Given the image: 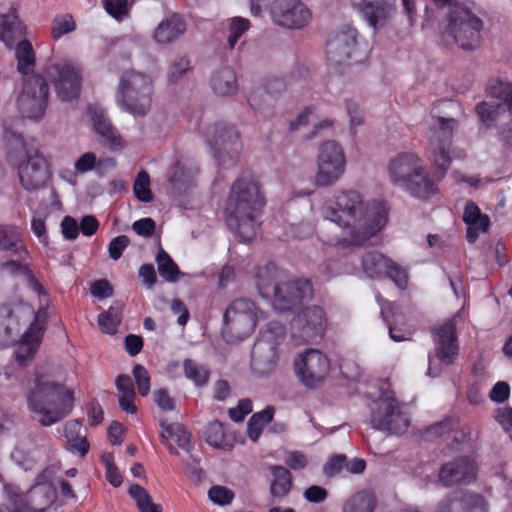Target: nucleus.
<instances>
[{
	"mask_svg": "<svg viewBox=\"0 0 512 512\" xmlns=\"http://www.w3.org/2000/svg\"><path fill=\"white\" fill-rule=\"evenodd\" d=\"M320 214L341 230L327 239L329 244L362 245L384 227L388 211L382 202L366 201L355 190H341L323 203Z\"/></svg>",
	"mask_w": 512,
	"mask_h": 512,
	"instance_id": "obj_1",
	"label": "nucleus"
},
{
	"mask_svg": "<svg viewBox=\"0 0 512 512\" xmlns=\"http://www.w3.org/2000/svg\"><path fill=\"white\" fill-rule=\"evenodd\" d=\"M24 396L31 417L49 427L67 417L74 407V391L51 375L36 372L27 380Z\"/></svg>",
	"mask_w": 512,
	"mask_h": 512,
	"instance_id": "obj_2",
	"label": "nucleus"
},
{
	"mask_svg": "<svg viewBox=\"0 0 512 512\" xmlns=\"http://www.w3.org/2000/svg\"><path fill=\"white\" fill-rule=\"evenodd\" d=\"M261 186L252 176H241L231 186L225 213L228 226L243 242L253 240L265 206Z\"/></svg>",
	"mask_w": 512,
	"mask_h": 512,
	"instance_id": "obj_3",
	"label": "nucleus"
},
{
	"mask_svg": "<svg viewBox=\"0 0 512 512\" xmlns=\"http://www.w3.org/2000/svg\"><path fill=\"white\" fill-rule=\"evenodd\" d=\"M487 92L498 102L496 104L481 102L476 106V113L488 128L497 127L503 143L512 147V84L493 81Z\"/></svg>",
	"mask_w": 512,
	"mask_h": 512,
	"instance_id": "obj_4",
	"label": "nucleus"
},
{
	"mask_svg": "<svg viewBox=\"0 0 512 512\" xmlns=\"http://www.w3.org/2000/svg\"><path fill=\"white\" fill-rule=\"evenodd\" d=\"M153 90V80L149 75L126 70L120 76L116 101L124 111L143 116L150 109Z\"/></svg>",
	"mask_w": 512,
	"mask_h": 512,
	"instance_id": "obj_5",
	"label": "nucleus"
},
{
	"mask_svg": "<svg viewBox=\"0 0 512 512\" xmlns=\"http://www.w3.org/2000/svg\"><path fill=\"white\" fill-rule=\"evenodd\" d=\"M258 288L262 294L273 292V305L280 311H289L303 300L313 296L312 284L307 279H281L279 276L266 279L263 272L257 275Z\"/></svg>",
	"mask_w": 512,
	"mask_h": 512,
	"instance_id": "obj_6",
	"label": "nucleus"
},
{
	"mask_svg": "<svg viewBox=\"0 0 512 512\" xmlns=\"http://www.w3.org/2000/svg\"><path fill=\"white\" fill-rule=\"evenodd\" d=\"M457 121L453 118L438 117L429 131V158L436 169V178L441 180L448 171L452 158H463L465 152L460 149L450 150L453 131Z\"/></svg>",
	"mask_w": 512,
	"mask_h": 512,
	"instance_id": "obj_7",
	"label": "nucleus"
},
{
	"mask_svg": "<svg viewBox=\"0 0 512 512\" xmlns=\"http://www.w3.org/2000/svg\"><path fill=\"white\" fill-rule=\"evenodd\" d=\"M483 27L482 19L467 6L456 4L451 7L447 34L462 50L473 51L480 47Z\"/></svg>",
	"mask_w": 512,
	"mask_h": 512,
	"instance_id": "obj_8",
	"label": "nucleus"
},
{
	"mask_svg": "<svg viewBox=\"0 0 512 512\" xmlns=\"http://www.w3.org/2000/svg\"><path fill=\"white\" fill-rule=\"evenodd\" d=\"M15 148L25 151V156L18 163V177L20 184L27 191L43 188L51 177V170L47 159L37 149H28L20 134L11 135Z\"/></svg>",
	"mask_w": 512,
	"mask_h": 512,
	"instance_id": "obj_9",
	"label": "nucleus"
},
{
	"mask_svg": "<svg viewBox=\"0 0 512 512\" xmlns=\"http://www.w3.org/2000/svg\"><path fill=\"white\" fill-rule=\"evenodd\" d=\"M257 320L255 303L247 298L236 299L224 313L222 336L229 343L241 341L253 333Z\"/></svg>",
	"mask_w": 512,
	"mask_h": 512,
	"instance_id": "obj_10",
	"label": "nucleus"
},
{
	"mask_svg": "<svg viewBox=\"0 0 512 512\" xmlns=\"http://www.w3.org/2000/svg\"><path fill=\"white\" fill-rule=\"evenodd\" d=\"M374 405L370 418L372 428L396 435L406 432L410 419L393 393L383 395Z\"/></svg>",
	"mask_w": 512,
	"mask_h": 512,
	"instance_id": "obj_11",
	"label": "nucleus"
},
{
	"mask_svg": "<svg viewBox=\"0 0 512 512\" xmlns=\"http://www.w3.org/2000/svg\"><path fill=\"white\" fill-rule=\"evenodd\" d=\"M346 157L342 147L333 140L319 146L315 185L328 187L335 184L344 174Z\"/></svg>",
	"mask_w": 512,
	"mask_h": 512,
	"instance_id": "obj_12",
	"label": "nucleus"
},
{
	"mask_svg": "<svg viewBox=\"0 0 512 512\" xmlns=\"http://www.w3.org/2000/svg\"><path fill=\"white\" fill-rule=\"evenodd\" d=\"M294 372L299 382L309 389L323 384L330 371L329 359L318 349H306L298 353L293 361Z\"/></svg>",
	"mask_w": 512,
	"mask_h": 512,
	"instance_id": "obj_13",
	"label": "nucleus"
},
{
	"mask_svg": "<svg viewBox=\"0 0 512 512\" xmlns=\"http://www.w3.org/2000/svg\"><path fill=\"white\" fill-rule=\"evenodd\" d=\"M327 327L324 309L317 305L302 309L291 322V336L297 345L314 343L322 338Z\"/></svg>",
	"mask_w": 512,
	"mask_h": 512,
	"instance_id": "obj_14",
	"label": "nucleus"
},
{
	"mask_svg": "<svg viewBox=\"0 0 512 512\" xmlns=\"http://www.w3.org/2000/svg\"><path fill=\"white\" fill-rule=\"evenodd\" d=\"M326 55L328 61L335 65L359 63L366 57L365 50L360 48L357 41V31L350 27L330 38L326 46Z\"/></svg>",
	"mask_w": 512,
	"mask_h": 512,
	"instance_id": "obj_15",
	"label": "nucleus"
},
{
	"mask_svg": "<svg viewBox=\"0 0 512 512\" xmlns=\"http://www.w3.org/2000/svg\"><path fill=\"white\" fill-rule=\"evenodd\" d=\"M46 76L61 101L70 102L78 98L82 83L78 66L67 61L57 62L46 69Z\"/></svg>",
	"mask_w": 512,
	"mask_h": 512,
	"instance_id": "obj_16",
	"label": "nucleus"
},
{
	"mask_svg": "<svg viewBox=\"0 0 512 512\" xmlns=\"http://www.w3.org/2000/svg\"><path fill=\"white\" fill-rule=\"evenodd\" d=\"M49 87L40 75H32L24 81L18 97L19 111L24 117L38 119L44 115L48 102Z\"/></svg>",
	"mask_w": 512,
	"mask_h": 512,
	"instance_id": "obj_17",
	"label": "nucleus"
},
{
	"mask_svg": "<svg viewBox=\"0 0 512 512\" xmlns=\"http://www.w3.org/2000/svg\"><path fill=\"white\" fill-rule=\"evenodd\" d=\"M268 334L258 339L252 350L251 367L261 376L271 373L277 361V351L274 341L284 335V327L277 322L269 323Z\"/></svg>",
	"mask_w": 512,
	"mask_h": 512,
	"instance_id": "obj_18",
	"label": "nucleus"
},
{
	"mask_svg": "<svg viewBox=\"0 0 512 512\" xmlns=\"http://www.w3.org/2000/svg\"><path fill=\"white\" fill-rule=\"evenodd\" d=\"M206 143L213 150L215 157L221 159L224 154L231 158L241 149L240 136L236 128L226 122L209 125L204 131Z\"/></svg>",
	"mask_w": 512,
	"mask_h": 512,
	"instance_id": "obj_19",
	"label": "nucleus"
},
{
	"mask_svg": "<svg viewBox=\"0 0 512 512\" xmlns=\"http://www.w3.org/2000/svg\"><path fill=\"white\" fill-rule=\"evenodd\" d=\"M33 310L24 304L0 306V349L12 344L19 335L21 326L33 316Z\"/></svg>",
	"mask_w": 512,
	"mask_h": 512,
	"instance_id": "obj_20",
	"label": "nucleus"
},
{
	"mask_svg": "<svg viewBox=\"0 0 512 512\" xmlns=\"http://www.w3.org/2000/svg\"><path fill=\"white\" fill-rule=\"evenodd\" d=\"M274 22L289 29H300L311 20V13L300 0H274L271 5Z\"/></svg>",
	"mask_w": 512,
	"mask_h": 512,
	"instance_id": "obj_21",
	"label": "nucleus"
},
{
	"mask_svg": "<svg viewBox=\"0 0 512 512\" xmlns=\"http://www.w3.org/2000/svg\"><path fill=\"white\" fill-rule=\"evenodd\" d=\"M364 272L370 278L389 277L400 289H405L408 276L405 269L378 252H369L362 259Z\"/></svg>",
	"mask_w": 512,
	"mask_h": 512,
	"instance_id": "obj_22",
	"label": "nucleus"
},
{
	"mask_svg": "<svg viewBox=\"0 0 512 512\" xmlns=\"http://www.w3.org/2000/svg\"><path fill=\"white\" fill-rule=\"evenodd\" d=\"M433 340L437 358L447 365L452 364L459 351L456 317H452L436 327L433 330Z\"/></svg>",
	"mask_w": 512,
	"mask_h": 512,
	"instance_id": "obj_23",
	"label": "nucleus"
},
{
	"mask_svg": "<svg viewBox=\"0 0 512 512\" xmlns=\"http://www.w3.org/2000/svg\"><path fill=\"white\" fill-rule=\"evenodd\" d=\"M422 161L411 151L400 152L392 157L388 164L390 181L401 188L414 176L421 173Z\"/></svg>",
	"mask_w": 512,
	"mask_h": 512,
	"instance_id": "obj_24",
	"label": "nucleus"
},
{
	"mask_svg": "<svg viewBox=\"0 0 512 512\" xmlns=\"http://www.w3.org/2000/svg\"><path fill=\"white\" fill-rule=\"evenodd\" d=\"M350 3L374 29L384 27L395 13V6L388 0H350Z\"/></svg>",
	"mask_w": 512,
	"mask_h": 512,
	"instance_id": "obj_25",
	"label": "nucleus"
},
{
	"mask_svg": "<svg viewBox=\"0 0 512 512\" xmlns=\"http://www.w3.org/2000/svg\"><path fill=\"white\" fill-rule=\"evenodd\" d=\"M475 477V463L467 457L458 458L446 463L439 472V479L445 486L469 483Z\"/></svg>",
	"mask_w": 512,
	"mask_h": 512,
	"instance_id": "obj_26",
	"label": "nucleus"
},
{
	"mask_svg": "<svg viewBox=\"0 0 512 512\" xmlns=\"http://www.w3.org/2000/svg\"><path fill=\"white\" fill-rule=\"evenodd\" d=\"M88 114L92 121L93 129L100 141L110 149H122L124 142L118 130L113 126L105 112L97 107H89Z\"/></svg>",
	"mask_w": 512,
	"mask_h": 512,
	"instance_id": "obj_27",
	"label": "nucleus"
},
{
	"mask_svg": "<svg viewBox=\"0 0 512 512\" xmlns=\"http://www.w3.org/2000/svg\"><path fill=\"white\" fill-rule=\"evenodd\" d=\"M186 31V23L181 16L172 14L165 17L156 26L153 39L159 45H169L179 39Z\"/></svg>",
	"mask_w": 512,
	"mask_h": 512,
	"instance_id": "obj_28",
	"label": "nucleus"
},
{
	"mask_svg": "<svg viewBox=\"0 0 512 512\" xmlns=\"http://www.w3.org/2000/svg\"><path fill=\"white\" fill-rule=\"evenodd\" d=\"M43 325L35 319L23 334L16 351V360L20 365H26L39 348L43 335Z\"/></svg>",
	"mask_w": 512,
	"mask_h": 512,
	"instance_id": "obj_29",
	"label": "nucleus"
},
{
	"mask_svg": "<svg viewBox=\"0 0 512 512\" xmlns=\"http://www.w3.org/2000/svg\"><path fill=\"white\" fill-rule=\"evenodd\" d=\"M412 197L421 200H428L439 191L434 179L427 173L426 168L421 165V173L414 175L402 188Z\"/></svg>",
	"mask_w": 512,
	"mask_h": 512,
	"instance_id": "obj_30",
	"label": "nucleus"
},
{
	"mask_svg": "<svg viewBox=\"0 0 512 512\" xmlns=\"http://www.w3.org/2000/svg\"><path fill=\"white\" fill-rule=\"evenodd\" d=\"M213 92L221 97L233 96L238 91V82L233 68L223 66L215 70L210 78Z\"/></svg>",
	"mask_w": 512,
	"mask_h": 512,
	"instance_id": "obj_31",
	"label": "nucleus"
},
{
	"mask_svg": "<svg viewBox=\"0 0 512 512\" xmlns=\"http://www.w3.org/2000/svg\"><path fill=\"white\" fill-rule=\"evenodd\" d=\"M161 427L162 432L160 437L162 442L168 447L170 453L177 454V451L171 444L168 443L169 440H173L181 449L190 451L192 448L191 435L181 424L172 423L164 425L161 423Z\"/></svg>",
	"mask_w": 512,
	"mask_h": 512,
	"instance_id": "obj_32",
	"label": "nucleus"
},
{
	"mask_svg": "<svg viewBox=\"0 0 512 512\" xmlns=\"http://www.w3.org/2000/svg\"><path fill=\"white\" fill-rule=\"evenodd\" d=\"M0 250L22 255L26 250L22 244L21 231L13 225L0 226Z\"/></svg>",
	"mask_w": 512,
	"mask_h": 512,
	"instance_id": "obj_33",
	"label": "nucleus"
},
{
	"mask_svg": "<svg viewBox=\"0 0 512 512\" xmlns=\"http://www.w3.org/2000/svg\"><path fill=\"white\" fill-rule=\"evenodd\" d=\"M376 505L374 493L370 490H362L345 501L342 512H374Z\"/></svg>",
	"mask_w": 512,
	"mask_h": 512,
	"instance_id": "obj_34",
	"label": "nucleus"
},
{
	"mask_svg": "<svg viewBox=\"0 0 512 512\" xmlns=\"http://www.w3.org/2000/svg\"><path fill=\"white\" fill-rule=\"evenodd\" d=\"M22 33V24L14 11L0 16V40L7 46H11Z\"/></svg>",
	"mask_w": 512,
	"mask_h": 512,
	"instance_id": "obj_35",
	"label": "nucleus"
},
{
	"mask_svg": "<svg viewBox=\"0 0 512 512\" xmlns=\"http://www.w3.org/2000/svg\"><path fill=\"white\" fill-rule=\"evenodd\" d=\"M124 305L120 301H115L107 311L98 316V325L103 333L115 334L122 319Z\"/></svg>",
	"mask_w": 512,
	"mask_h": 512,
	"instance_id": "obj_36",
	"label": "nucleus"
},
{
	"mask_svg": "<svg viewBox=\"0 0 512 512\" xmlns=\"http://www.w3.org/2000/svg\"><path fill=\"white\" fill-rule=\"evenodd\" d=\"M0 269L10 274L22 275L27 285L39 296L47 297L42 285L35 278L33 273L24 265L17 261H7L0 264Z\"/></svg>",
	"mask_w": 512,
	"mask_h": 512,
	"instance_id": "obj_37",
	"label": "nucleus"
},
{
	"mask_svg": "<svg viewBox=\"0 0 512 512\" xmlns=\"http://www.w3.org/2000/svg\"><path fill=\"white\" fill-rule=\"evenodd\" d=\"M272 481L270 485L271 494L275 497H284L290 490L291 474L283 466H270Z\"/></svg>",
	"mask_w": 512,
	"mask_h": 512,
	"instance_id": "obj_38",
	"label": "nucleus"
},
{
	"mask_svg": "<svg viewBox=\"0 0 512 512\" xmlns=\"http://www.w3.org/2000/svg\"><path fill=\"white\" fill-rule=\"evenodd\" d=\"M17 70L23 75L33 72L35 67V55L32 45L27 40L20 41L15 49Z\"/></svg>",
	"mask_w": 512,
	"mask_h": 512,
	"instance_id": "obj_39",
	"label": "nucleus"
},
{
	"mask_svg": "<svg viewBox=\"0 0 512 512\" xmlns=\"http://www.w3.org/2000/svg\"><path fill=\"white\" fill-rule=\"evenodd\" d=\"M183 372L185 377L197 387L205 386L211 374L208 366L192 359H185L183 361Z\"/></svg>",
	"mask_w": 512,
	"mask_h": 512,
	"instance_id": "obj_40",
	"label": "nucleus"
},
{
	"mask_svg": "<svg viewBox=\"0 0 512 512\" xmlns=\"http://www.w3.org/2000/svg\"><path fill=\"white\" fill-rule=\"evenodd\" d=\"M376 300L380 305L381 315L383 316L384 320L387 321L390 338L395 342L408 340L411 336L410 330L402 327H397L396 320L390 321L386 317V311H392L395 307V304L382 299L379 293L376 294Z\"/></svg>",
	"mask_w": 512,
	"mask_h": 512,
	"instance_id": "obj_41",
	"label": "nucleus"
},
{
	"mask_svg": "<svg viewBox=\"0 0 512 512\" xmlns=\"http://www.w3.org/2000/svg\"><path fill=\"white\" fill-rule=\"evenodd\" d=\"M156 263L160 276L167 282H175L180 275V270L173 259L162 248L156 256Z\"/></svg>",
	"mask_w": 512,
	"mask_h": 512,
	"instance_id": "obj_42",
	"label": "nucleus"
},
{
	"mask_svg": "<svg viewBox=\"0 0 512 512\" xmlns=\"http://www.w3.org/2000/svg\"><path fill=\"white\" fill-rule=\"evenodd\" d=\"M128 492L141 512H162L161 506L153 503L151 496L142 486L131 485Z\"/></svg>",
	"mask_w": 512,
	"mask_h": 512,
	"instance_id": "obj_43",
	"label": "nucleus"
},
{
	"mask_svg": "<svg viewBox=\"0 0 512 512\" xmlns=\"http://www.w3.org/2000/svg\"><path fill=\"white\" fill-rule=\"evenodd\" d=\"M81 425L78 421H69L65 424V437L72 448L84 456L89 450V443L84 437L79 436Z\"/></svg>",
	"mask_w": 512,
	"mask_h": 512,
	"instance_id": "obj_44",
	"label": "nucleus"
},
{
	"mask_svg": "<svg viewBox=\"0 0 512 512\" xmlns=\"http://www.w3.org/2000/svg\"><path fill=\"white\" fill-rule=\"evenodd\" d=\"M461 512H487V503L479 494L458 491Z\"/></svg>",
	"mask_w": 512,
	"mask_h": 512,
	"instance_id": "obj_45",
	"label": "nucleus"
},
{
	"mask_svg": "<svg viewBox=\"0 0 512 512\" xmlns=\"http://www.w3.org/2000/svg\"><path fill=\"white\" fill-rule=\"evenodd\" d=\"M229 21L228 46L234 49L240 37L249 30V20L242 17H233Z\"/></svg>",
	"mask_w": 512,
	"mask_h": 512,
	"instance_id": "obj_46",
	"label": "nucleus"
},
{
	"mask_svg": "<svg viewBox=\"0 0 512 512\" xmlns=\"http://www.w3.org/2000/svg\"><path fill=\"white\" fill-rule=\"evenodd\" d=\"M133 192L141 202L148 203L152 201V192L150 190V177L144 170L140 171L133 185Z\"/></svg>",
	"mask_w": 512,
	"mask_h": 512,
	"instance_id": "obj_47",
	"label": "nucleus"
},
{
	"mask_svg": "<svg viewBox=\"0 0 512 512\" xmlns=\"http://www.w3.org/2000/svg\"><path fill=\"white\" fill-rule=\"evenodd\" d=\"M463 220L467 225L477 224L482 228H489L490 220L483 215L479 207L472 201L467 202L463 214Z\"/></svg>",
	"mask_w": 512,
	"mask_h": 512,
	"instance_id": "obj_48",
	"label": "nucleus"
},
{
	"mask_svg": "<svg viewBox=\"0 0 512 512\" xmlns=\"http://www.w3.org/2000/svg\"><path fill=\"white\" fill-rule=\"evenodd\" d=\"M76 28L73 17L69 14L56 17L52 22L51 35L55 40L60 39L63 35L74 31Z\"/></svg>",
	"mask_w": 512,
	"mask_h": 512,
	"instance_id": "obj_49",
	"label": "nucleus"
},
{
	"mask_svg": "<svg viewBox=\"0 0 512 512\" xmlns=\"http://www.w3.org/2000/svg\"><path fill=\"white\" fill-rule=\"evenodd\" d=\"M190 61L186 57L175 59L167 72V78L170 83H177L189 70Z\"/></svg>",
	"mask_w": 512,
	"mask_h": 512,
	"instance_id": "obj_50",
	"label": "nucleus"
},
{
	"mask_svg": "<svg viewBox=\"0 0 512 512\" xmlns=\"http://www.w3.org/2000/svg\"><path fill=\"white\" fill-rule=\"evenodd\" d=\"M137 384L138 392L141 396H147L150 392V375L148 370L141 364L134 366L132 371Z\"/></svg>",
	"mask_w": 512,
	"mask_h": 512,
	"instance_id": "obj_51",
	"label": "nucleus"
},
{
	"mask_svg": "<svg viewBox=\"0 0 512 512\" xmlns=\"http://www.w3.org/2000/svg\"><path fill=\"white\" fill-rule=\"evenodd\" d=\"M206 441L209 445L219 448L224 440L223 426L219 421L209 423L205 430Z\"/></svg>",
	"mask_w": 512,
	"mask_h": 512,
	"instance_id": "obj_52",
	"label": "nucleus"
},
{
	"mask_svg": "<svg viewBox=\"0 0 512 512\" xmlns=\"http://www.w3.org/2000/svg\"><path fill=\"white\" fill-rule=\"evenodd\" d=\"M106 12L115 19H121L128 12L127 0H102Z\"/></svg>",
	"mask_w": 512,
	"mask_h": 512,
	"instance_id": "obj_53",
	"label": "nucleus"
},
{
	"mask_svg": "<svg viewBox=\"0 0 512 512\" xmlns=\"http://www.w3.org/2000/svg\"><path fill=\"white\" fill-rule=\"evenodd\" d=\"M130 243L129 238L126 235H120L113 238L108 245L109 257L113 260H118L123 251L128 247Z\"/></svg>",
	"mask_w": 512,
	"mask_h": 512,
	"instance_id": "obj_54",
	"label": "nucleus"
},
{
	"mask_svg": "<svg viewBox=\"0 0 512 512\" xmlns=\"http://www.w3.org/2000/svg\"><path fill=\"white\" fill-rule=\"evenodd\" d=\"M208 496L213 503L218 505L229 504L234 497L229 489L222 486H213L210 488Z\"/></svg>",
	"mask_w": 512,
	"mask_h": 512,
	"instance_id": "obj_55",
	"label": "nucleus"
},
{
	"mask_svg": "<svg viewBox=\"0 0 512 512\" xmlns=\"http://www.w3.org/2000/svg\"><path fill=\"white\" fill-rule=\"evenodd\" d=\"M97 156L93 152H86L82 154L75 162V171L79 174H84L93 169H96Z\"/></svg>",
	"mask_w": 512,
	"mask_h": 512,
	"instance_id": "obj_56",
	"label": "nucleus"
},
{
	"mask_svg": "<svg viewBox=\"0 0 512 512\" xmlns=\"http://www.w3.org/2000/svg\"><path fill=\"white\" fill-rule=\"evenodd\" d=\"M318 273L325 281H329L333 277L340 275L342 273V269L337 261L327 260L319 265Z\"/></svg>",
	"mask_w": 512,
	"mask_h": 512,
	"instance_id": "obj_57",
	"label": "nucleus"
},
{
	"mask_svg": "<svg viewBox=\"0 0 512 512\" xmlns=\"http://www.w3.org/2000/svg\"><path fill=\"white\" fill-rule=\"evenodd\" d=\"M495 420L512 440V408L503 407L496 411Z\"/></svg>",
	"mask_w": 512,
	"mask_h": 512,
	"instance_id": "obj_58",
	"label": "nucleus"
},
{
	"mask_svg": "<svg viewBox=\"0 0 512 512\" xmlns=\"http://www.w3.org/2000/svg\"><path fill=\"white\" fill-rule=\"evenodd\" d=\"M460 506L459 493L456 491L440 501L436 512H461Z\"/></svg>",
	"mask_w": 512,
	"mask_h": 512,
	"instance_id": "obj_59",
	"label": "nucleus"
},
{
	"mask_svg": "<svg viewBox=\"0 0 512 512\" xmlns=\"http://www.w3.org/2000/svg\"><path fill=\"white\" fill-rule=\"evenodd\" d=\"M346 456L345 455H337L332 457L323 468V472L327 476H334L345 469L346 464Z\"/></svg>",
	"mask_w": 512,
	"mask_h": 512,
	"instance_id": "obj_60",
	"label": "nucleus"
},
{
	"mask_svg": "<svg viewBox=\"0 0 512 512\" xmlns=\"http://www.w3.org/2000/svg\"><path fill=\"white\" fill-rule=\"evenodd\" d=\"M252 411V402L249 399H242L235 408L229 410L230 418L235 422H241L246 415Z\"/></svg>",
	"mask_w": 512,
	"mask_h": 512,
	"instance_id": "obj_61",
	"label": "nucleus"
},
{
	"mask_svg": "<svg viewBox=\"0 0 512 512\" xmlns=\"http://www.w3.org/2000/svg\"><path fill=\"white\" fill-rule=\"evenodd\" d=\"M91 294L97 298L103 299L113 295V288L107 280L101 279L95 281L90 288Z\"/></svg>",
	"mask_w": 512,
	"mask_h": 512,
	"instance_id": "obj_62",
	"label": "nucleus"
},
{
	"mask_svg": "<svg viewBox=\"0 0 512 512\" xmlns=\"http://www.w3.org/2000/svg\"><path fill=\"white\" fill-rule=\"evenodd\" d=\"M154 401L164 411H171L175 407L174 399L170 397L165 389H159L154 392Z\"/></svg>",
	"mask_w": 512,
	"mask_h": 512,
	"instance_id": "obj_63",
	"label": "nucleus"
},
{
	"mask_svg": "<svg viewBox=\"0 0 512 512\" xmlns=\"http://www.w3.org/2000/svg\"><path fill=\"white\" fill-rule=\"evenodd\" d=\"M510 394V387L506 382H497L490 392V399L493 402L502 403Z\"/></svg>",
	"mask_w": 512,
	"mask_h": 512,
	"instance_id": "obj_64",
	"label": "nucleus"
}]
</instances>
